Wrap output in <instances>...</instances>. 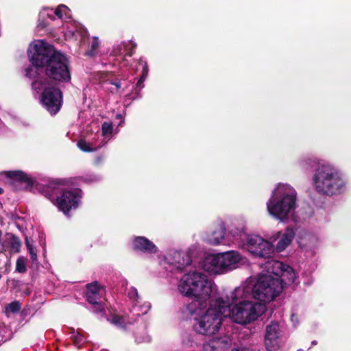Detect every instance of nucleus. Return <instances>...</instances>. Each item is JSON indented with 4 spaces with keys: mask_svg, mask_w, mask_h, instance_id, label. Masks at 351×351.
Segmentation results:
<instances>
[{
    "mask_svg": "<svg viewBox=\"0 0 351 351\" xmlns=\"http://www.w3.org/2000/svg\"><path fill=\"white\" fill-rule=\"evenodd\" d=\"M177 289L182 296L193 300L190 311L194 330L208 336L219 332L230 302L222 296L212 299L218 291L214 280L203 272L191 271L181 276Z\"/></svg>",
    "mask_w": 351,
    "mask_h": 351,
    "instance_id": "f257e3e1",
    "label": "nucleus"
},
{
    "mask_svg": "<svg viewBox=\"0 0 351 351\" xmlns=\"http://www.w3.org/2000/svg\"><path fill=\"white\" fill-rule=\"evenodd\" d=\"M28 57L34 67L25 70V75L34 77L36 68L45 67L47 77L55 81L68 82L71 80L69 60L65 55L56 51L43 40L32 42L28 48Z\"/></svg>",
    "mask_w": 351,
    "mask_h": 351,
    "instance_id": "f03ea898",
    "label": "nucleus"
},
{
    "mask_svg": "<svg viewBox=\"0 0 351 351\" xmlns=\"http://www.w3.org/2000/svg\"><path fill=\"white\" fill-rule=\"evenodd\" d=\"M247 291L243 287H236L229 295L223 297L229 298L230 306L228 308L226 317L228 316L234 322L245 325L250 324L260 317L267 310L266 306L262 303L250 300Z\"/></svg>",
    "mask_w": 351,
    "mask_h": 351,
    "instance_id": "7ed1b4c3",
    "label": "nucleus"
},
{
    "mask_svg": "<svg viewBox=\"0 0 351 351\" xmlns=\"http://www.w3.org/2000/svg\"><path fill=\"white\" fill-rule=\"evenodd\" d=\"M296 202L297 192L295 189L290 184L279 183L267 202V210L269 215L284 221L293 216Z\"/></svg>",
    "mask_w": 351,
    "mask_h": 351,
    "instance_id": "20e7f679",
    "label": "nucleus"
},
{
    "mask_svg": "<svg viewBox=\"0 0 351 351\" xmlns=\"http://www.w3.org/2000/svg\"><path fill=\"white\" fill-rule=\"evenodd\" d=\"M239 287L247 291L248 295L257 302L265 306L274 301L282 291V285L279 279L269 273L250 278Z\"/></svg>",
    "mask_w": 351,
    "mask_h": 351,
    "instance_id": "39448f33",
    "label": "nucleus"
},
{
    "mask_svg": "<svg viewBox=\"0 0 351 351\" xmlns=\"http://www.w3.org/2000/svg\"><path fill=\"white\" fill-rule=\"evenodd\" d=\"M346 184L341 172L330 164L320 165L313 177V187L321 194L333 195L341 193Z\"/></svg>",
    "mask_w": 351,
    "mask_h": 351,
    "instance_id": "423d86ee",
    "label": "nucleus"
},
{
    "mask_svg": "<svg viewBox=\"0 0 351 351\" xmlns=\"http://www.w3.org/2000/svg\"><path fill=\"white\" fill-rule=\"evenodd\" d=\"M243 247L255 257L269 258L274 254L273 244L257 234L247 236Z\"/></svg>",
    "mask_w": 351,
    "mask_h": 351,
    "instance_id": "0eeeda50",
    "label": "nucleus"
},
{
    "mask_svg": "<svg viewBox=\"0 0 351 351\" xmlns=\"http://www.w3.org/2000/svg\"><path fill=\"white\" fill-rule=\"evenodd\" d=\"M265 267L267 273L274 274V277L279 279L282 287L294 283L296 280V274L293 268L280 261H269L267 263Z\"/></svg>",
    "mask_w": 351,
    "mask_h": 351,
    "instance_id": "6e6552de",
    "label": "nucleus"
},
{
    "mask_svg": "<svg viewBox=\"0 0 351 351\" xmlns=\"http://www.w3.org/2000/svg\"><path fill=\"white\" fill-rule=\"evenodd\" d=\"M81 191L77 189L63 190L61 195L56 199V206L65 215L76 209L80 204Z\"/></svg>",
    "mask_w": 351,
    "mask_h": 351,
    "instance_id": "1a4fd4ad",
    "label": "nucleus"
},
{
    "mask_svg": "<svg viewBox=\"0 0 351 351\" xmlns=\"http://www.w3.org/2000/svg\"><path fill=\"white\" fill-rule=\"evenodd\" d=\"M40 101L51 114H56L62 105V93L53 86H45Z\"/></svg>",
    "mask_w": 351,
    "mask_h": 351,
    "instance_id": "9d476101",
    "label": "nucleus"
},
{
    "mask_svg": "<svg viewBox=\"0 0 351 351\" xmlns=\"http://www.w3.org/2000/svg\"><path fill=\"white\" fill-rule=\"evenodd\" d=\"M165 262L172 269L182 270L192 262V250L186 251L171 250L165 257Z\"/></svg>",
    "mask_w": 351,
    "mask_h": 351,
    "instance_id": "9b49d317",
    "label": "nucleus"
},
{
    "mask_svg": "<svg viewBox=\"0 0 351 351\" xmlns=\"http://www.w3.org/2000/svg\"><path fill=\"white\" fill-rule=\"evenodd\" d=\"M280 330L276 322H271L266 328L265 345L268 351H274L279 348Z\"/></svg>",
    "mask_w": 351,
    "mask_h": 351,
    "instance_id": "f8f14e48",
    "label": "nucleus"
},
{
    "mask_svg": "<svg viewBox=\"0 0 351 351\" xmlns=\"http://www.w3.org/2000/svg\"><path fill=\"white\" fill-rule=\"evenodd\" d=\"M220 256L223 273L237 268L244 261V258L237 251L220 253Z\"/></svg>",
    "mask_w": 351,
    "mask_h": 351,
    "instance_id": "ddd939ff",
    "label": "nucleus"
},
{
    "mask_svg": "<svg viewBox=\"0 0 351 351\" xmlns=\"http://www.w3.org/2000/svg\"><path fill=\"white\" fill-rule=\"evenodd\" d=\"M295 232L291 228H287L284 232H277L271 237V240H278L274 252H282L285 251L292 243L295 237Z\"/></svg>",
    "mask_w": 351,
    "mask_h": 351,
    "instance_id": "4468645a",
    "label": "nucleus"
},
{
    "mask_svg": "<svg viewBox=\"0 0 351 351\" xmlns=\"http://www.w3.org/2000/svg\"><path fill=\"white\" fill-rule=\"evenodd\" d=\"M232 343V339L228 336L214 338L204 343L203 351H228Z\"/></svg>",
    "mask_w": 351,
    "mask_h": 351,
    "instance_id": "2eb2a0df",
    "label": "nucleus"
},
{
    "mask_svg": "<svg viewBox=\"0 0 351 351\" xmlns=\"http://www.w3.org/2000/svg\"><path fill=\"white\" fill-rule=\"evenodd\" d=\"M87 292L86 297L88 301L95 306H98V308L95 309V311H101L103 308L99 303V300L104 293V288L98 285L97 282H94L86 285Z\"/></svg>",
    "mask_w": 351,
    "mask_h": 351,
    "instance_id": "dca6fc26",
    "label": "nucleus"
},
{
    "mask_svg": "<svg viewBox=\"0 0 351 351\" xmlns=\"http://www.w3.org/2000/svg\"><path fill=\"white\" fill-rule=\"evenodd\" d=\"M202 267L213 274H223L220 254L207 256L202 263Z\"/></svg>",
    "mask_w": 351,
    "mask_h": 351,
    "instance_id": "f3484780",
    "label": "nucleus"
},
{
    "mask_svg": "<svg viewBox=\"0 0 351 351\" xmlns=\"http://www.w3.org/2000/svg\"><path fill=\"white\" fill-rule=\"evenodd\" d=\"M204 240L212 245L223 243L225 240V227L223 223L216 224L206 232Z\"/></svg>",
    "mask_w": 351,
    "mask_h": 351,
    "instance_id": "a211bd4d",
    "label": "nucleus"
},
{
    "mask_svg": "<svg viewBox=\"0 0 351 351\" xmlns=\"http://www.w3.org/2000/svg\"><path fill=\"white\" fill-rule=\"evenodd\" d=\"M128 295L134 304V309L138 311V315L140 313L145 315L149 311L151 308V304L148 302H144L143 304H140L141 298L136 288L131 287L128 290Z\"/></svg>",
    "mask_w": 351,
    "mask_h": 351,
    "instance_id": "6ab92c4d",
    "label": "nucleus"
},
{
    "mask_svg": "<svg viewBox=\"0 0 351 351\" xmlns=\"http://www.w3.org/2000/svg\"><path fill=\"white\" fill-rule=\"evenodd\" d=\"M134 248L147 253H156L157 247L144 237H137L133 241Z\"/></svg>",
    "mask_w": 351,
    "mask_h": 351,
    "instance_id": "aec40b11",
    "label": "nucleus"
},
{
    "mask_svg": "<svg viewBox=\"0 0 351 351\" xmlns=\"http://www.w3.org/2000/svg\"><path fill=\"white\" fill-rule=\"evenodd\" d=\"M317 242V237L311 233L302 230L298 234V243L301 247H313Z\"/></svg>",
    "mask_w": 351,
    "mask_h": 351,
    "instance_id": "412c9836",
    "label": "nucleus"
},
{
    "mask_svg": "<svg viewBox=\"0 0 351 351\" xmlns=\"http://www.w3.org/2000/svg\"><path fill=\"white\" fill-rule=\"evenodd\" d=\"M21 247V242L18 237L13 234H8L6 239V245L4 247V250H10L12 253H18Z\"/></svg>",
    "mask_w": 351,
    "mask_h": 351,
    "instance_id": "4be33fe9",
    "label": "nucleus"
},
{
    "mask_svg": "<svg viewBox=\"0 0 351 351\" xmlns=\"http://www.w3.org/2000/svg\"><path fill=\"white\" fill-rule=\"evenodd\" d=\"M8 176L14 180L23 182L28 184H31L32 178L21 171H13L8 172Z\"/></svg>",
    "mask_w": 351,
    "mask_h": 351,
    "instance_id": "5701e85b",
    "label": "nucleus"
},
{
    "mask_svg": "<svg viewBox=\"0 0 351 351\" xmlns=\"http://www.w3.org/2000/svg\"><path fill=\"white\" fill-rule=\"evenodd\" d=\"M77 145L80 150L85 152H91L97 149V147H93L90 143L84 140L79 141Z\"/></svg>",
    "mask_w": 351,
    "mask_h": 351,
    "instance_id": "b1692460",
    "label": "nucleus"
},
{
    "mask_svg": "<svg viewBox=\"0 0 351 351\" xmlns=\"http://www.w3.org/2000/svg\"><path fill=\"white\" fill-rule=\"evenodd\" d=\"M112 130H113V128H112V125L111 123L104 122L102 124L101 133H102V135L104 136H105L106 138H109L110 137V135L112 132Z\"/></svg>",
    "mask_w": 351,
    "mask_h": 351,
    "instance_id": "393cba45",
    "label": "nucleus"
},
{
    "mask_svg": "<svg viewBox=\"0 0 351 351\" xmlns=\"http://www.w3.org/2000/svg\"><path fill=\"white\" fill-rule=\"evenodd\" d=\"M21 307L19 302L14 301L6 306L5 311L8 313H15L19 311Z\"/></svg>",
    "mask_w": 351,
    "mask_h": 351,
    "instance_id": "a878e982",
    "label": "nucleus"
},
{
    "mask_svg": "<svg viewBox=\"0 0 351 351\" xmlns=\"http://www.w3.org/2000/svg\"><path fill=\"white\" fill-rule=\"evenodd\" d=\"M16 271L19 273H25L26 271V262L25 259L21 256L16 263Z\"/></svg>",
    "mask_w": 351,
    "mask_h": 351,
    "instance_id": "bb28decb",
    "label": "nucleus"
},
{
    "mask_svg": "<svg viewBox=\"0 0 351 351\" xmlns=\"http://www.w3.org/2000/svg\"><path fill=\"white\" fill-rule=\"evenodd\" d=\"M244 232L245 228L243 226H241L239 228L232 227L229 230L230 234H232L233 238L235 239H238L239 237H241L242 234L244 233Z\"/></svg>",
    "mask_w": 351,
    "mask_h": 351,
    "instance_id": "cd10ccee",
    "label": "nucleus"
},
{
    "mask_svg": "<svg viewBox=\"0 0 351 351\" xmlns=\"http://www.w3.org/2000/svg\"><path fill=\"white\" fill-rule=\"evenodd\" d=\"M244 232L245 228L243 226H241L239 228L232 227L229 230L230 234H232L233 238L235 239H238L239 237H241L242 234L244 233Z\"/></svg>",
    "mask_w": 351,
    "mask_h": 351,
    "instance_id": "c85d7f7f",
    "label": "nucleus"
},
{
    "mask_svg": "<svg viewBox=\"0 0 351 351\" xmlns=\"http://www.w3.org/2000/svg\"><path fill=\"white\" fill-rule=\"evenodd\" d=\"M139 64H141L142 66H143V71H142V75H141V77L138 82V85L140 84V83L143 82L145 81V78L147 77V75H148V71H149V69H148V66H147V64L146 62H144L142 60H141L139 61Z\"/></svg>",
    "mask_w": 351,
    "mask_h": 351,
    "instance_id": "c756f323",
    "label": "nucleus"
},
{
    "mask_svg": "<svg viewBox=\"0 0 351 351\" xmlns=\"http://www.w3.org/2000/svg\"><path fill=\"white\" fill-rule=\"evenodd\" d=\"M69 9L64 5H60L55 10L54 13L58 18H62L63 14L68 15Z\"/></svg>",
    "mask_w": 351,
    "mask_h": 351,
    "instance_id": "7c9ffc66",
    "label": "nucleus"
},
{
    "mask_svg": "<svg viewBox=\"0 0 351 351\" xmlns=\"http://www.w3.org/2000/svg\"><path fill=\"white\" fill-rule=\"evenodd\" d=\"M25 243H26L27 250L29 251V253L30 254L32 261H36V259H37L36 253L35 252L32 245L30 243V241L27 238L25 239Z\"/></svg>",
    "mask_w": 351,
    "mask_h": 351,
    "instance_id": "2f4dec72",
    "label": "nucleus"
},
{
    "mask_svg": "<svg viewBox=\"0 0 351 351\" xmlns=\"http://www.w3.org/2000/svg\"><path fill=\"white\" fill-rule=\"evenodd\" d=\"M111 322L117 326H122L123 328L125 327L126 322L122 317L114 316L112 317Z\"/></svg>",
    "mask_w": 351,
    "mask_h": 351,
    "instance_id": "473e14b6",
    "label": "nucleus"
},
{
    "mask_svg": "<svg viewBox=\"0 0 351 351\" xmlns=\"http://www.w3.org/2000/svg\"><path fill=\"white\" fill-rule=\"evenodd\" d=\"M71 337L76 346H80L84 341L83 336L78 332H73Z\"/></svg>",
    "mask_w": 351,
    "mask_h": 351,
    "instance_id": "72a5a7b5",
    "label": "nucleus"
},
{
    "mask_svg": "<svg viewBox=\"0 0 351 351\" xmlns=\"http://www.w3.org/2000/svg\"><path fill=\"white\" fill-rule=\"evenodd\" d=\"M99 46V40L97 38H93L92 44H91V51H90V53L91 55L94 54V51L97 49V48Z\"/></svg>",
    "mask_w": 351,
    "mask_h": 351,
    "instance_id": "f704fd0d",
    "label": "nucleus"
},
{
    "mask_svg": "<svg viewBox=\"0 0 351 351\" xmlns=\"http://www.w3.org/2000/svg\"><path fill=\"white\" fill-rule=\"evenodd\" d=\"M231 351H250V350L245 347H237V348H232Z\"/></svg>",
    "mask_w": 351,
    "mask_h": 351,
    "instance_id": "c9c22d12",
    "label": "nucleus"
},
{
    "mask_svg": "<svg viewBox=\"0 0 351 351\" xmlns=\"http://www.w3.org/2000/svg\"><path fill=\"white\" fill-rule=\"evenodd\" d=\"M291 319L293 322H298V317L295 315L293 314L291 315Z\"/></svg>",
    "mask_w": 351,
    "mask_h": 351,
    "instance_id": "e433bc0d",
    "label": "nucleus"
},
{
    "mask_svg": "<svg viewBox=\"0 0 351 351\" xmlns=\"http://www.w3.org/2000/svg\"><path fill=\"white\" fill-rule=\"evenodd\" d=\"M111 84L115 86L117 89H119L121 87V84L119 82H112Z\"/></svg>",
    "mask_w": 351,
    "mask_h": 351,
    "instance_id": "4c0bfd02",
    "label": "nucleus"
},
{
    "mask_svg": "<svg viewBox=\"0 0 351 351\" xmlns=\"http://www.w3.org/2000/svg\"><path fill=\"white\" fill-rule=\"evenodd\" d=\"M40 83H38V82H35L33 83V87L35 88V89H37V88H39V86H38V84Z\"/></svg>",
    "mask_w": 351,
    "mask_h": 351,
    "instance_id": "58836bf2",
    "label": "nucleus"
},
{
    "mask_svg": "<svg viewBox=\"0 0 351 351\" xmlns=\"http://www.w3.org/2000/svg\"><path fill=\"white\" fill-rule=\"evenodd\" d=\"M129 45H132L133 48H135V47H136V44L132 43V42H130V43H129Z\"/></svg>",
    "mask_w": 351,
    "mask_h": 351,
    "instance_id": "ea45409f",
    "label": "nucleus"
},
{
    "mask_svg": "<svg viewBox=\"0 0 351 351\" xmlns=\"http://www.w3.org/2000/svg\"><path fill=\"white\" fill-rule=\"evenodd\" d=\"M71 34H72L73 36H76V35H75V32H74L71 31Z\"/></svg>",
    "mask_w": 351,
    "mask_h": 351,
    "instance_id": "a19ab883",
    "label": "nucleus"
},
{
    "mask_svg": "<svg viewBox=\"0 0 351 351\" xmlns=\"http://www.w3.org/2000/svg\"><path fill=\"white\" fill-rule=\"evenodd\" d=\"M117 117L119 118V119H121V114H117Z\"/></svg>",
    "mask_w": 351,
    "mask_h": 351,
    "instance_id": "79ce46f5",
    "label": "nucleus"
},
{
    "mask_svg": "<svg viewBox=\"0 0 351 351\" xmlns=\"http://www.w3.org/2000/svg\"><path fill=\"white\" fill-rule=\"evenodd\" d=\"M3 192V190L1 188H0V193H1Z\"/></svg>",
    "mask_w": 351,
    "mask_h": 351,
    "instance_id": "37998d69",
    "label": "nucleus"
},
{
    "mask_svg": "<svg viewBox=\"0 0 351 351\" xmlns=\"http://www.w3.org/2000/svg\"><path fill=\"white\" fill-rule=\"evenodd\" d=\"M132 53H128V55H129L130 56H132Z\"/></svg>",
    "mask_w": 351,
    "mask_h": 351,
    "instance_id": "c03bdc74",
    "label": "nucleus"
}]
</instances>
